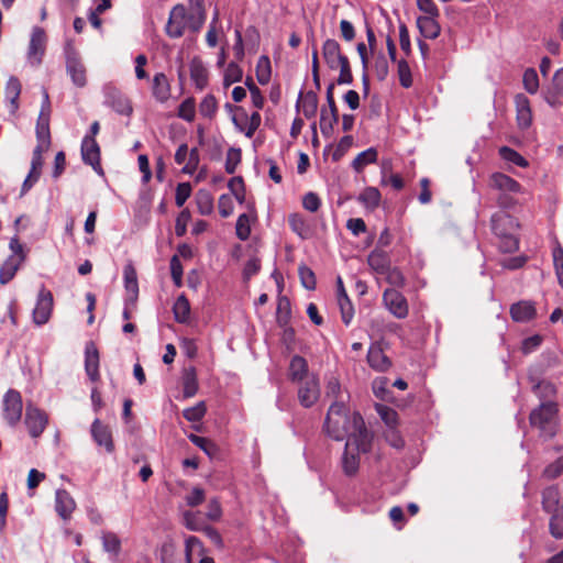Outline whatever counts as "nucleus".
<instances>
[{"label":"nucleus","instance_id":"1a4fd4ad","mask_svg":"<svg viewBox=\"0 0 563 563\" xmlns=\"http://www.w3.org/2000/svg\"><path fill=\"white\" fill-rule=\"evenodd\" d=\"M48 417L45 411L32 405L26 406L24 423L32 438H38L45 430Z\"/></svg>","mask_w":563,"mask_h":563},{"label":"nucleus","instance_id":"412c9836","mask_svg":"<svg viewBox=\"0 0 563 563\" xmlns=\"http://www.w3.org/2000/svg\"><path fill=\"white\" fill-rule=\"evenodd\" d=\"M360 453L355 446V442L346 441L345 450L342 456V470L346 476H354L360 467ZM362 453H364L362 451Z\"/></svg>","mask_w":563,"mask_h":563},{"label":"nucleus","instance_id":"5fc2aeb1","mask_svg":"<svg viewBox=\"0 0 563 563\" xmlns=\"http://www.w3.org/2000/svg\"><path fill=\"white\" fill-rule=\"evenodd\" d=\"M382 275L386 277V282L393 286V288H402L406 285V278L402 272L398 267H388V271Z\"/></svg>","mask_w":563,"mask_h":563},{"label":"nucleus","instance_id":"ddd939ff","mask_svg":"<svg viewBox=\"0 0 563 563\" xmlns=\"http://www.w3.org/2000/svg\"><path fill=\"white\" fill-rule=\"evenodd\" d=\"M321 52L327 66L331 70L338 69V67L340 66V64L343 63V60L349 59L347 56L342 53L340 43L334 38L325 40L322 45Z\"/></svg>","mask_w":563,"mask_h":563},{"label":"nucleus","instance_id":"79ce46f5","mask_svg":"<svg viewBox=\"0 0 563 563\" xmlns=\"http://www.w3.org/2000/svg\"><path fill=\"white\" fill-rule=\"evenodd\" d=\"M272 68L268 56L263 55L256 64V78L261 85H266L271 80Z\"/></svg>","mask_w":563,"mask_h":563},{"label":"nucleus","instance_id":"c85d7f7f","mask_svg":"<svg viewBox=\"0 0 563 563\" xmlns=\"http://www.w3.org/2000/svg\"><path fill=\"white\" fill-rule=\"evenodd\" d=\"M319 397V384L316 379H309L298 390V398L300 404L309 408L311 407Z\"/></svg>","mask_w":563,"mask_h":563},{"label":"nucleus","instance_id":"a878e982","mask_svg":"<svg viewBox=\"0 0 563 563\" xmlns=\"http://www.w3.org/2000/svg\"><path fill=\"white\" fill-rule=\"evenodd\" d=\"M542 508L548 514H556L563 511L560 505V492L556 486H549L542 490Z\"/></svg>","mask_w":563,"mask_h":563},{"label":"nucleus","instance_id":"bb28decb","mask_svg":"<svg viewBox=\"0 0 563 563\" xmlns=\"http://www.w3.org/2000/svg\"><path fill=\"white\" fill-rule=\"evenodd\" d=\"M298 111H300L307 119L316 115L318 110V96L314 91L300 92L297 101Z\"/></svg>","mask_w":563,"mask_h":563},{"label":"nucleus","instance_id":"c756f323","mask_svg":"<svg viewBox=\"0 0 563 563\" xmlns=\"http://www.w3.org/2000/svg\"><path fill=\"white\" fill-rule=\"evenodd\" d=\"M536 307L530 301H519L510 307V316L516 322H528L536 317Z\"/></svg>","mask_w":563,"mask_h":563},{"label":"nucleus","instance_id":"4468645a","mask_svg":"<svg viewBox=\"0 0 563 563\" xmlns=\"http://www.w3.org/2000/svg\"><path fill=\"white\" fill-rule=\"evenodd\" d=\"M233 122L246 137L251 139L261 124V114L255 111L249 118L242 108H236V112L233 115Z\"/></svg>","mask_w":563,"mask_h":563},{"label":"nucleus","instance_id":"ea45409f","mask_svg":"<svg viewBox=\"0 0 563 563\" xmlns=\"http://www.w3.org/2000/svg\"><path fill=\"white\" fill-rule=\"evenodd\" d=\"M288 224L292 232L302 239H307L310 234V228L305 218L299 213H291L288 217Z\"/></svg>","mask_w":563,"mask_h":563},{"label":"nucleus","instance_id":"423d86ee","mask_svg":"<svg viewBox=\"0 0 563 563\" xmlns=\"http://www.w3.org/2000/svg\"><path fill=\"white\" fill-rule=\"evenodd\" d=\"M543 100L551 108H559L563 104V67L555 70L549 86L541 91Z\"/></svg>","mask_w":563,"mask_h":563},{"label":"nucleus","instance_id":"774afa93","mask_svg":"<svg viewBox=\"0 0 563 563\" xmlns=\"http://www.w3.org/2000/svg\"><path fill=\"white\" fill-rule=\"evenodd\" d=\"M563 474V456L556 459L553 463L549 464L542 473L547 479H555Z\"/></svg>","mask_w":563,"mask_h":563},{"label":"nucleus","instance_id":"a211bd4d","mask_svg":"<svg viewBox=\"0 0 563 563\" xmlns=\"http://www.w3.org/2000/svg\"><path fill=\"white\" fill-rule=\"evenodd\" d=\"M189 74L196 89L202 91L209 85V70L199 56H195L189 63Z\"/></svg>","mask_w":563,"mask_h":563},{"label":"nucleus","instance_id":"37998d69","mask_svg":"<svg viewBox=\"0 0 563 563\" xmlns=\"http://www.w3.org/2000/svg\"><path fill=\"white\" fill-rule=\"evenodd\" d=\"M358 200L367 208L375 209L379 206L380 192L375 187H367L361 192Z\"/></svg>","mask_w":563,"mask_h":563},{"label":"nucleus","instance_id":"b1692460","mask_svg":"<svg viewBox=\"0 0 563 563\" xmlns=\"http://www.w3.org/2000/svg\"><path fill=\"white\" fill-rule=\"evenodd\" d=\"M81 156L85 164L90 165L98 175L103 176L98 143H81Z\"/></svg>","mask_w":563,"mask_h":563},{"label":"nucleus","instance_id":"6e6552de","mask_svg":"<svg viewBox=\"0 0 563 563\" xmlns=\"http://www.w3.org/2000/svg\"><path fill=\"white\" fill-rule=\"evenodd\" d=\"M66 70L77 87H85L87 84L86 67L79 54L73 48L66 49Z\"/></svg>","mask_w":563,"mask_h":563},{"label":"nucleus","instance_id":"603ef678","mask_svg":"<svg viewBox=\"0 0 563 563\" xmlns=\"http://www.w3.org/2000/svg\"><path fill=\"white\" fill-rule=\"evenodd\" d=\"M218 110V102L213 95H207L199 104V112L202 117L212 119Z\"/></svg>","mask_w":563,"mask_h":563},{"label":"nucleus","instance_id":"338daca9","mask_svg":"<svg viewBox=\"0 0 563 563\" xmlns=\"http://www.w3.org/2000/svg\"><path fill=\"white\" fill-rule=\"evenodd\" d=\"M342 322L349 325L354 317V306L350 298L338 299Z\"/></svg>","mask_w":563,"mask_h":563},{"label":"nucleus","instance_id":"9b49d317","mask_svg":"<svg viewBox=\"0 0 563 563\" xmlns=\"http://www.w3.org/2000/svg\"><path fill=\"white\" fill-rule=\"evenodd\" d=\"M53 295L49 290L43 288L38 292L37 301L33 310V321L37 325L45 324L52 314L53 310Z\"/></svg>","mask_w":563,"mask_h":563},{"label":"nucleus","instance_id":"4c0bfd02","mask_svg":"<svg viewBox=\"0 0 563 563\" xmlns=\"http://www.w3.org/2000/svg\"><path fill=\"white\" fill-rule=\"evenodd\" d=\"M377 159V151L369 147L361 152L352 162V167L355 172L361 173L367 165L375 163Z\"/></svg>","mask_w":563,"mask_h":563},{"label":"nucleus","instance_id":"f03ea898","mask_svg":"<svg viewBox=\"0 0 563 563\" xmlns=\"http://www.w3.org/2000/svg\"><path fill=\"white\" fill-rule=\"evenodd\" d=\"M104 104L110 107L120 115L130 117L133 107L130 98L113 85H106L103 88Z\"/></svg>","mask_w":563,"mask_h":563},{"label":"nucleus","instance_id":"7c9ffc66","mask_svg":"<svg viewBox=\"0 0 563 563\" xmlns=\"http://www.w3.org/2000/svg\"><path fill=\"white\" fill-rule=\"evenodd\" d=\"M367 263L369 267L382 275L384 272L388 271L390 266V258L387 252L383 249L375 247L367 256Z\"/></svg>","mask_w":563,"mask_h":563},{"label":"nucleus","instance_id":"aec40b11","mask_svg":"<svg viewBox=\"0 0 563 563\" xmlns=\"http://www.w3.org/2000/svg\"><path fill=\"white\" fill-rule=\"evenodd\" d=\"M91 437L99 446H103L108 453L114 451L112 432L109 426L96 419L91 424Z\"/></svg>","mask_w":563,"mask_h":563},{"label":"nucleus","instance_id":"de8ad7c7","mask_svg":"<svg viewBox=\"0 0 563 563\" xmlns=\"http://www.w3.org/2000/svg\"><path fill=\"white\" fill-rule=\"evenodd\" d=\"M36 137L37 141H49L51 132H49V117L44 112V107L38 115L36 123Z\"/></svg>","mask_w":563,"mask_h":563},{"label":"nucleus","instance_id":"680f3d73","mask_svg":"<svg viewBox=\"0 0 563 563\" xmlns=\"http://www.w3.org/2000/svg\"><path fill=\"white\" fill-rule=\"evenodd\" d=\"M498 239V247L503 253H514L519 249V240L515 235V232L507 233L505 236Z\"/></svg>","mask_w":563,"mask_h":563},{"label":"nucleus","instance_id":"e433bc0d","mask_svg":"<svg viewBox=\"0 0 563 563\" xmlns=\"http://www.w3.org/2000/svg\"><path fill=\"white\" fill-rule=\"evenodd\" d=\"M175 320L179 323H186L189 320L190 303L185 295H180L173 307Z\"/></svg>","mask_w":563,"mask_h":563},{"label":"nucleus","instance_id":"72a5a7b5","mask_svg":"<svg viewBox=\"0 0 563 563\" xmlns=\"http://www.w3.org/2000/svg\"><path fill=\"white\" fill-rule=\"evenodd\" d=\"M101 542L103 550L114 558H118L121 552V540L111 531H103L101 534Z\"/></svg>","mask_w":563,"mask_h":563},{"label":"nucleus","instance_id":"5701e85b","mask_svg":"<svg viewBox=\"0 0 563 563\" xmlns=\"http://www.w3.org/2000/svg\"><path fill=\"white\" fill-rule=\"evenodd\" d=\"M76 503L66 489H57L55 494V510L63 520H69Z\"/></svg>","mask_w":563,"mask_h":563},{"label":"nucleus","instance_id":"4d7b16f0","mask_svg":"<svg viewBox=\"0 0 563 563\" xmlns=\"http://www.w3.org/2000/svg\"><path fill=\"white\" fill-rule=\"evenodd\" d=\"M241 159H242L241 148L230 147L227 152V157H225V172L228 174H234L236 170V167L241 163Z\"/></svg>","mask_w":563,"mask_h":563},{"label":"nucleus","instance_id":"0e129e2a","mask_svg":"<svg viewBox=\"0 0 563 563\" xmlns=\"http://www.w3.org/2000/svg\"><path fill=\"white\" fill-rule=\"evenodd\" d=\"M235 232H236V236L241 241H245L250 238L251 225H250V218L246 213H242L239 216V218L236 220Z\"/></svg>","mask_w":563,"mask_h":563},{"label":"nucleus","instance_id":"f8f14e48","mask_svg":"<svg viewBox=\"0 0 563 563\" xmlns=\"http://www.w3.org/2000/svg\"><path fill=\"white\" fill-rule=\"evenodd\" d=\"M334 82H331L327 88V102L329 109L323 108L320 114V128L323 134L331 130L334 123L339 121V111L334 100Z\"/></svg>","mask_w":563,"mask_h":563},{"label":"nucleus","instance_id":"20e7f679","mask_svg":"<svg viewBox=\"0 0 563 563\" xmlns=\"http://www.w3.org/2000/svg\"><path fill=\"white\" fill-rule=\"evenodd\" d=\"M558 415V405L552 400L542 401L541 405L533 409L529 420L532 427L539 428L541 431H548V427Z\"/></svg>","mask_w":563,"mask_h":563},{"label":"nucleus","instance_id":"58836bf2","mask_svg":"<svg viewBox=\"0 0 563 563\" xmlns=\"http://www.w3.org/2000/svg\"><path fill=\"white\" fill-rule=\"evenodd\" d=\"M124 277V287L128 292H130L134 298H136L139 294V283H137V274L134 266L129 263L124 266L123 269Z\"/></svg>","mask_w":563,"mask_h":563},{"label":"nucleus","instance_id":"69168bd1","mask_svg":"<svg viewBox=\"0 0 563 563\" xmlns=\"http://www.w3.org/2000/svg\"><path fill=\"white\" fill-rule=\"evenodd\" d=\"M550 533L555 539L563 538V510L556 514H551L549 522Z\"/></svg>","mask_w":563,"mask_h":563},{"label":"nucleus","instance_id":"39448f33","mask_svg":"<svg viewBox=\"0 0 563 563\" xmlns=\"http://www.w3.org/2000/svg\"><path fill=\"white\" fill-rule=\"evenodd\" d=\"M383 302L388 311L397 319H405L409 313L406 297L395 288H387L384 290Z\"/></svg>","mask_w":563,"mask_h":563},{"label":"nucleus","instance_id":"2eb2a0df","mask_svg":"<svg viewBox=\"0 0 563 563\" xmlns=\"http://www.w3.org/2000/svg\"><path fill=\"white\" fill-rule=\"evenodd\" d=\"M516 121L520 130H527L531 126L533 121L532 109L530 100L523 93L515 96Z\"/></svg>","mask_w":563,"mask_h":563},{"label":"nucleus","instance_id":"a18cd8bd","mask_svg":"<svg viewBox=\"0 0 563 563\" xmlns=\"http://www.w3.org/2000/svg\"><path fill=\"white\" fill-rule=\"evenodd\" d=\"M499 155L504 161L511 163L516 166L527 167L529 165L528 161L522 155H520L517 151L508 146H501L499 148Z\"/></svg>","mask_w":563,"mask_h":563},{"label":"nucleus","instance_id":"f704fd0d","mask_svg":"<svg viewBox=\"0 0 563 563\" xmlns=\"http://www.w3.org/2000/svg\"><path fill=\"white\" fill-rule=\"evenodd\" d=\"M198 391V379L195 367L185 371L183 376V394L185 398L194 397Z\"/></svg>","mask_w":563,"mask_h":563},{"label":"nucleus","instance_id":"f257e3e1","mask_svg":"<svg viewBox=\"0 0 563 563\" xmlns=\"http://www.w3.org/2000/svg\"><path fill=\"white\" fill-rule=\"evenodd\" d=\"M324 432L334 441L355 442L357 451L368 452L372 437L365 427L363 417L358 412H350L343 401H334L328 410Z\"/></svg>","mask_w":563,"mask_h":563},{"label":"nucleus","instance_id":"7ed1b4c3","mask_svg":"<svg viewBox=\"0 0 563 563\" xmlns=\"http://www.w3.org/2000/svg\"><path fill=\"white\" fill-rule=\"evenodd\" d=\"M3 418L10 426H15L22 417L23 402L20 391L9 389L3 396Z\"/></svg>","mask_w":563,"mask_h":563},{"label":"nucleus","instance_id":"f3484780","mask_svg":"<svg viewBox=\"0 0 563 563\" xmlns=\"http://www.w3.org/2000/svg\"><path fill=\"white\" fill-rule=\"evenodd\" d=\"M100 356L95 342L89 341L85 346V371L91 382L100 379L99 373Z\"/></svg>","mask_w":563,"mask_h":563},{"label":"nucleus","instance_id":"6e6d98bb","mask_svg":"<svg viewBox=\"0 0 563 563\" xmlns=\"http://www.w3.org/2000/svg\"><path fill=\"white\" fill-rule=\"evenodd\" d=\"M206 411H207V407H206L205 401H199L195 406H192L190 408H186L183 411V417L187 421L198 422V421H200L205 417Z\"/></svg>","mask_w":563,"mask_h":563},{"label":"nucleus","instance_id":"bf43d9fd","mask_svg":"<svg viewBox=\"0 0 563 563\" xmlns=\"http://www.w3.org/2000/svg\"><path fill=\"white\" fill-rule=\"evenodd\" d=\"M298 274H299V278H300L301 285L306 289H308V290L316 289L317 279H316V275H314V273H313V271L311 268H309L306 265H300L298 267Z\"/></svg>","mask_w":563,"mask_h":563},{"label":"nucleus","instance_id":"864d4df0","mask_svg":"<svg viewBox=\"0 0 563 563\" xmlns=\"http://www.w3.org/2000/svg\"><path fill=\"white\" fill-rule=\"evenodd\" d=\"M533 391L540 399L544 401H548V399H551L556 394L555 386L548 380H541L534 384Z\"/></svg>","mask_w":563,"mask_h":563},{"label":"nucleus","instance_id":"cd10ccee","mask_svg":"<svg viewBox=\"0 0 563 563\" xmlns=\"http://www.w3.org/2000/svg\"><path fill=\"white\" fill-rule=\"evenodd\" d=\"M490 187L505 192H519L520 184L510 176L503 173H494L489 178Z\"/></svg>","mask_w":563,"mask_h":563},{"label":"nucleus","instance_id":"c9c22d12","mask_svg":"<svg viewBox=\"0 0 563 563\" xmlns=\"http://www.w3.org/2000/svg\"><path fill=\"white\" fill-rule=\"evenodd\" d=\"M308 373L307 361L299 355H295L289 364V377L291 380H302Z\"/></svg>","mask_w":563,"mask_h":563},{"label":"nucleus","instance_id":"13d9d810","mask_svg":"<svg viewBox=\"0 0 563 563\" xmlns=\"http://www.w3.org/2000/svg\"><path fill=\"white\" fill-rule=\"evenodd\" d=\"M242 76L243 71L241 67L235 62H231L224 71L223 85L229 87L232 84L240 81Z\"/></svg>","mask_w":563,"mask_h":563},{"label":"nucleus","instance_id":"c03bdc74","mask_svg":"<svg viewBox=\"0 0 563 563\" xmlns=\"http://www.w3.org/2000/svg\"><path fill=\"white\" fill-rule=\"evenodd\" d=\"M373 69L375 71L376 78L379 81H384L389 74L388 60L383 52H379L375 55Z\"/></svg>","mask_w":563,"mask_h":563},{"label":"nucleus","instance_id":"a19ab883","mask_svg":"<svg viewBox=\"0 0 563 563\" xmlns=\"http://www.w3.org/2000/svg\"><path fill=\"white\" fill-rule=\"evenodd\" d=\"M197 208L200 214L209 216L213 211V197L207 190H199L196 196Z\"/></svg>","mask_w":563,"mask_h":563},{"label":"nucleus","instance_id":"e2e57ef3","mask_svg":"<svg viewBox=\"0 0 563 563\" xmlns=\"http://www.w3.org/2000/svg\"><path fill=\"white\" fill-rule=\"evenodd\" d=\"M555 275L560 286L563 288V247L556 244L552 252Z\"/></svg>","mask_w":563,"mask_h":563},{"label":"nucleus","instance_id":"9d476101","mask_svg":"<svg viewBox=\"0 0 563 563\" xmlns=\"http://www.w3.org/2000/svg\"><path fill=\"white\" fill-rule=\"evenodd\" d=\"M175 162L178 165H184L181 169L184 174L192 175L200 162L198 148L192 147L189 150L187 143H181L175 153Z\"/></svg>","mask_w":563,"mask_h":563},{"label":"nucleus","instance_id":"052dcab7","mask_svg":"<svg viewBox=\"0 0 563 563\" xmlns=\"http://www.w3.org/2000/svg\"><path fill=\"white\" fill-rule=\"evenodd\" d=\"M205 551L203 544L195 536H190L186 539V563H192V554H201Z\"/></svg>","mask_w":563,"mask_h":563},{"label":"nucleus","instance_id":"09e8293b","mask_svg":"<svg viewBox=\"0 0 563 563\" xmlns=\"http://www.w3.org/2000/svg\"><path fill=\"white\" fill-rule=\"evenodd\" d=\"M397 75L401 87L410 88L412 86L411 69L405 58H401L397 62Z\"/></svg>","mask_w":563,"mask_h":563},{"label":"nucleus","instance_id":"8fccbe9b","mask_svg":"<svg viewBox=\"0 0 563 563\" xmlns=\"http://www.w3.org/2000/svg\"><path fill=\"white\" fill-rule=\"evenodd\" d=\"M277 323L286 327L290 320V301L286 297H280L277 302Z\"/></svg>","mask_w":563,"mask_h":563},{"label":"nucleus","instance_id":"393cba45","mask_svg":"<svg viewBox=\"0 0 563 563\" xmlns=\"http://www.w3.org/2000/svg\"><path fill=\"white\" fill-rule=\"evenodd\" d=\"M152 95L156 101L163 103L170 97V82L164 73H157L152 81Z\"/></svg>","mask_w":563,"mask_h":563},{"label":"nucleus","instance_id":"3c124183","mask_svg":"<svg viewBox=\"0 0 563 563\" xmlns=\"http://www.w3.org/2000/svg\"><path fill=\"white\" fill-rule=\"evenodd\" d=\"M178 117L188 122L194 121L196 115V101L194 97L186 98L178 107Z\"/></svg>","mask_w":563,"mask_h":563},{"label":"nucleus","instance_id":"4be33fe9","mask_svg":"<svg viewBox=\"0 0 563 563\" xmlns=\"http://www.w3.org/2000/svg\"><path fill=\"white\" fill-rule=\"evenodd\" d=\"M46 34L43 29L35 27L32 32L27 55L32 63L38 65L45 52Z\"/></svg>","mask_w":563,"mask_h":563},{"label":"nucleus","instance_id":"473e14b6","mask_svg":"<svg viewBox=\"0 0 563 563\" xmlns=\"http://www.w3.org/2000/svg\"><path fill=\"white\" fill-rule=\"evenodd\" d=\"M22 263V256H9L0 267V284L5 285L12 280Z\"/></svg>","mask_w":563,"mask_h":563},{"label":"nucleus","instance_id":"0eeeda50","mask_svg":"<svg viewBox=\"0 0 563 563\" xmlns=\"http://www.w3.org/2000/svg\"><path fill=\"white\" fill-rule=\"evenodd\" d=\"M187 29V10L184 4H176L169 12L165 26L166 34L172 38L181 37Z\"/></svg>","mask_w":563,"mask_h":563},{"label":"nucleus","instance_id":"6ab92c4d","mask_svg":"<svg viewBox=\"0 0 563 563\" xmlns=\"http://www.w3.org/2000/svg\"><path fill=\"white\" fill-rule=\"evenodd\" d=\"M367 363L376 372H386L391 367L390 358L384 353L380 342H374L367 353Z\"/></svg>","mask_w":563,"mask_h":563},{"label":"nucleus","instance_id":"2f4dec72","mask_svg":"<svg viewBox=\"0 0 563 563\" xmlns=\"http://www.w3.org/2000/svg\"><path fill=\"white\" fill-rule=\"evenodd\" d=\"M435 18L437 16H419L417 19V26L423 37L434 40L440 35L441 27Z\"/></svg>","mask_w":563,"mask_h":563},{"label":"nucleus","instance_id":"dca6fc26","mask_svg":"<svg viewBox=\"0 0 563 563\" xmlns=\"http://www.w3.org/2000/svg\"><path fill=\"white\" fill-rule=\"evenodd\" d=\"M492 230L497 238L505 236L507 233L516 232L519 224L512 216L499 211L492 216Z\"/></svg>","mask_w":563,"mask_h":563},{"label":"nucleus","instance_id":"49530a36","mask_svg":"<svg viewBox=\"0 0 563 563\" xmlns=\"http://www.w3.org/2000/svg\"><path fill=\"white\" fill-rule=\"evenodd\" d=\"M522 85L526 91L530 95L538 92L540 84L538 73L534 68H527L522 76Z\"/></svg>","mask_w":563,"mask_h":563}]
</instances>
